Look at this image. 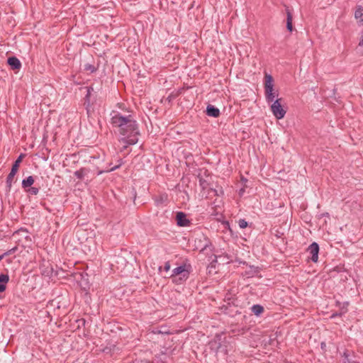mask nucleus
Wrapping results in <instances>:
<instances>
[{"mask_svg":"<svg viewBox=\"0 0 363 363\" xmlns=\"http://www.w3.org/2000/svg\"><path fill=\"white\" fill-rule=\"evenodd\" d=\"M199 185L203 190L206 189L208 187V183L202 177L199 178Z\"/></svg>","mask_w":363,"mask_h":363,"instance_id":"nucleus-21","label":"nucleus"},{"mask_svg":"<svg viewBox=\"0 0 363 363\" xmlns=\"http://www.w3.org/2000/svg\"><path fill=\"white\" fill-rule=\"evenodd\" d=\"M162 269V267H160L158 269L160 272H161Z\"/></svg>","mask_w":363,"mask_h":363,"instance_id":"nucleus-38","label":"nucleus"},{"mask_svg":"<svg viewBox=\"0 0 363 363\" xmlns=\"http://www.w3.org/2000/svg\"><path fill=\"white\" fill-rule=\"evenodd\" d=\"M16 250H17V247H15L11 250L6 251V252L4 253V257L13 254L16 251Z\"/></svg>","mask_w":363,"mask_h":363,"instance_id":"nucleus-25","label":"nucleus"},{"mask_svg":"<svg viewBox=\"0 0 363 363\" xmlns=\"http://www.w3.org/2000/svg\"><path fill=\"white\" fill-rule=\"evenodd\" d=\"M286 28L289 32H292L294 30V27L292 24L293 16L291 11L288 7L286 9Z\"/></svg>","mask_w":363,"mask_h":363,"instance_id":"nucleus-9","label":"nucleus"},{"mask_svg":"<svg viewBox=\"0 0 363 363\" xmlns=\"http://www.w3.org/2000/svg\"><path fill=\"white\" fill-rule=\"evenodd\" d=\"M266 101L269 104L274 102L275 100L276 93L274 92L273 89L264 90Z\"/></svg>","mask_w":363,"mask_h":363,"instance_id":"nucleus-12","label":"nucleus"},{"mask_svg":"<svg viewBox=\"0 0 363 363\" xmlns=\"http://www.w3.org/2000/svg\"><path fill=\"white\" fill-rule=\"evenodd\" d=\"M162 201V197H161V199L160 200H157V202L159 203L160 201Z\"/></svg>","mask_w":363,"mask_h":363,"instance_id":"nucleus-35","label":"nucleus"},{"mask_svg":"<svg viewBox=\"0 0 363 363\" xmlns=\"http://www.w3.org/2000/svg\"><path fill=\"white\" fill-rule=\"evenodd\" d=\"M211 190H212V191H213L215 192V194H217V193H216V190H215V189H211Z\"/></svg>","mask_w":363,"mask_h":363,"instance_id":"nucleus-39","label":"nucleus"},{"mask_svg":"<svg viewBox=\"0 0 363 363\" xmlns=\"http://www.w3.org/2000/svg\"><path fill=\"white\" fill-rule=\"evenodd\" d=\"M225 224L228 226V228L230 231H232V230H231V229H230V228L229 222H228V221H226V222L225 223Z\"/></svg>","mask_w":363,"mask_h":363,"instance_id":"nucleus-30","label":"nucleus"},{"mask_svg":"<svg viewBox=\"0 0 363 363\" xmlns=\"http://www.w3.org/2000/svg\"><path fill=\"white\" fill-rule=\"evenodd\" d=\"M342 357H344V359H343L344 363H356L357 362L356 360L352 357V356L348 350H346L345 352H344Z\"/></svg>","mask_w":363,"mask_h":363,"instance_id":"nucleus-17","label":"nucleus"},{"mask_svg":"<svg viewBox=\"0 0 363 363\" xmlns=\"http://www.w3.org/2000/svg\"><path fill=\"white\" fill-rule=\"evenodd\" d=\"M354 17L356 19L359 20L361 24H363V7L362 6H357Z\"/></svg>","mask_w":363,"mask_h":363,"instance_id":"nucleus-13","label":"nucleus"},{"mask_svg":"<svg viewBox=\"0 0 363 363\" xmlns=\"http://www.w3.org/2000/svg\"><path fill=\"white\" fill-rule=\"evenodd\" d=\"M217 262V260H216V259L215 260H213V261L211 262V266L214 267H215V263H214V262Z\"/></svg>","mask_w":363,"mask_h":363,"instance_id":"nucleus-31","label":"nucleus"},{"mask_svg":"<svg viewBox=\"0 0 363 363\" xmlns=\"http://www.w3.org/2000/svg\"><path fill=\"white\" fill-rule=\"evenodd\" d=\"M281 99H276L270 106L271 111L277 119L283 118L286 113L281 106Z\"/></svg>","mask_w":363,"mask_h":363,"instance_id":"nucleus-4","label":"nucleus"},{"mask_svg":"<svg viewBox=\"0 0 363 363\" xmlns=\"http://www.w3.org/2000/svg\"><path fill=\"white\" fill-rule=\"evenodd\" d=\"M121 166V164L117 165V166H115L112 168H111L109 170H108L107 172H112V171H114L116 170V169H118L119 167Z\"/></svg>","mask_w":363,"mask_h":363,"instance_id":"nucleus-29","label":"nucleus"},{"mask_svg":"<svg viewBox=\"0 0 363 363\" xmlns=\"http://www.w3.org/2000/svg\"><path fill=\"white\" fill-rule=\"evenodd\" d=\"M206 113L207 116L214 118H218L220 115V110L211 104L207 106Z\"/></svg>","mask_w":363,"mask_h":363,"instance_id":"nucleus-8","label":"nucleus"},{"mask_svg":"<svg viewBox=\"0 0 363 363\" xmlns=\"http://www.w3.org/2000/svg\"><path fill=\"white\" fill-rule=\"evenodd\" d=\"M84 70L94 73L96 71V68L94 65L87 63L84 65Z\"/></svg>","mask_w":363,"mask_h":363,"instance_id":"nucleus-20","label":"nucleus"},{"mask_svg":"<svg viewBox=\"0 0 363 363\" xmlns=\"http://www.w3.org/2000/svg\"><path fill=\"white\" fill-rule=\"evenodd\" d=\"M243 192H244V189H241L240 190L239 194H240V196H242V193H243Z\"/></svg>","mask_w":363,"mask_h":363,"instance_id":"nucleus-32","label":"nucleus"},{"mask_svg":"<svg viewBox=\"0 0 363 363\" xmlns=\"http://www.w3.org/2000/svg\"><path fill=\"white\" fill-rule=\"evenodd\" d=\"M307 252L311 255L308 258L313 262H317L318 259L319 245L313 242L307 248Z\"/></svg>","mask_w":363,"mask_h":363,"instance_id":"nucleus-5","label":"nucleus"},{"mask_svg":"<svg viewBox=\"0 0 363 363\" xmlns=\"http://www.w3.org/2000/svg\"><path fill=\"white\" fill-rule=\"evenodd\" d=\"M111 123L113 128H118V133L124 137L126 143L135 145L138 143L140 135L138 124L132 115L123 116L116 112L111 118Z\"/></svg>","mask_w":363,"mask_h":363,"instance_id":"nucleus-1","label":"nucleus"},{"mask_svg":"<svg viewBox=\"0 0 363 363\" xmlns=\"http://www.w3.org/2000/svg\"><path fill=\"white\" fill-rule=\"evenodd\" d=\"M162 201V197H161V199L160 200H157V202L159 203L160 201Z\"/></svg>","mask_w":363,"mask_h":363,"instance_id":"nucleus-37","label":"nucleus"},{"mask_svg":"<svg viewBox=\"0 0 363 363\" xmlns=\"http://www.w3.org/2000/svg\"><path fill=\"white\" fill-rule=\"evenodd\" d=\"M40 187L37 186H30L28 189H26L27 193L32 195H37L39 192Z\"/></svg>","mask_w":363,"mask_h":363,"instance_id":"nucleus-19","label":"nucleus"},{"mask_svg":"<svg viewBox=\"0 0 363 363\" xmlns=\"http://www.w3.org/2000/svg\"><path fill=\"white\" fill-rule=\"evenodd\" d=\"M176 221L178 226L186 227L191 224V221L186 218L184 212H177L176 215Z\"/></svg>","mask_w":363,"mask_h":363,"instance_id":"nucleus-6","label":"nucleus"},{"mask_svg":"<svg viewBox=\"0 0 363 363\" xmlns=\"http://www.w3.org/2000/svg\"><path fill=\"white\" fill-rule=\"evenodd\" d=\"M7 64L13 70H19L21 67V62L15 56L9 57L7 60Z\"/></svg>","mask_w":363,"mask_h":363,"instance_id":"nucleus-7","label":"nucleus"},{"mask_svg":"<svg viewBox=\"0 0 363 363\" xmlns=\"http://www.w3.org/2000/svg\"><path fill=\"white\" fill-rule=\"evenodd\" d=\"M23 157L24 155L21 154L12 164L11 172L6 178V187L9 189V190H10L11 188L13 179L18 170L20 164L21 163Z\"/></svg>","mask_w":363,"mask_h":363,"instance_id":"nucleus-3","label":"nucleus"},{"mask_svg":"<svg viewBox=\"0 0 363 363\" xmlns=\"http://www.w3.org/2000/svg\"><path fill=\"white\" fill-rule=\"evenodd\" d=\"M9 281V277L8 274H0V292H4L6 289V284Z\"/></svg>","mask_w":363,"mask_h":363,"instance_id":"nucleus-10","label":"nucleus"},{"mask_svg":"<svg viewBox=\"0 0 363 363\" xmlns=\"http://www.w3.org/2000/svg\"><path fill=\"white\" fill-rule=\"evenodd\" d=\"M238 225L240 228H245L248 225V223L245 219H240Z\"/></svg>","mask_w":363,"mask_h":363,"instance_id":"nucleus-23","label":"nucleus"},{"mask_svg":"<svg viewBox=\"0 0 363 363\" xmlns=\"http://www.w3.org/2000/svg\"><path fill=\"white\" fill-rule=\"evenodd\" d=\"M87 88V94L84 97V105L86 106V109L87 112H89V107L90 106V96L91 92L93 91L92 87H86Z\"/></svg>","mask_w":363,"mask_h":363,"instance_id":"nucleus-14","label":"nucleus"},{"mask_svg":"<svg viewBox=\"0 0 363 363\" xmlns=\"http://www.w3.org/2000/svg\"><path fill=\"white\" fill-rule=\"evenodd\" d=\"M88 172L89 171L86 168H81L74 172V175L78 179L82 180Z\"/></svg>","mask_w":363,"mask_h":363,"instance_id":"nucleus-18","label":"nucleus"},{"mask_svg":"<svg viewBox=\"0 0 363 363\" xmlns=\"http://www.w3.org/2000/svg\"><path fill=\"white\" fill-rule=\"evenodd\" d=\"M348 303L347 302H345L342 304V306H341L340 308V312L342 313V314L347 313V306H348Z\"/></svg>","mask_w":363,"mask_h":363,"instance_id":"nucleus-24","label":"nucleus"},{"mask_svg":"<svg viewBox=\"0 0 363 363\" xmlns=\"http://www.w3.org/2000/svg\"><path fill=\"white\" fill-rule=\"evenodd\" d=\"M191 271V264L184 263L172 270L170 278L173 283L182 284L189 279Z\"/></svg>","mask_w":363,"mask_h":363,"instance_id":"nucleus-2","label":"nucleus"},{"mask_svg":"<svg viewBox=\"0 0 363 363\" xmlns=\"http://www.w3.org/2000/svg\"><path fill=\"white\" fill-rule=\"evenodd\" d=\"M34 182L33 177L32 176H29L22 181V187L25 189L30 187L34 184Z\"/></svg>","mask_w":363,"mask_h":363,"instance_id":"nucleus-15","label":"nucleus"},{"mask_svg":"<svg viewBox=\"0 0 363 363\" xmlns=\"http://www.w3.org/2000/svg\"><path fill=\"white\" fill-rule=\"evenodd\" d=\"M170 269V263L169 262H166L164 266V270L168 272Z\"/></svg>","mask_w":363,"mask_h":363,"instance_id":"nucleus-26","label":"nucleus"},{"mask_svg":"<svg viewBox=\"0 0 363 363\" xmlns=\"http://www.w3.org/2000/svg\"><path fill=\"white\" fill-rule=\"evenodd\" d=\"M23 235V238H29L28 235V231L23 228H21L18 231L15 232L14 235Z\"/></svg>","mask_w":363,"mask_h":363,"instance_id":"nucleus-22","label":"nucleus"},{"mask_svg":"<svg viewBox=\"0 0 363 363\" xmlns=\"http://www.w3.org/2000/svg\"><path fill=\"white\" fill-rule=\"evenodd\" d=\"M273 77L270 74H265L264 77V90L273 89Z\"/></svg>","mask_w":363,"mask_h":363,"instance_id":"nucleus-11","label":"nucleus"},{"mask_svg":"<svg viewBox=\"0 0 363 363\" xmlns=\"http://www.w3.org/2000/svg\"><path fill=\"white\" fill-rule=\"evenodd\" d=\"M359 46H362L363 45V30L361 32V38H360V41L359 43Z\"/></svg>","mask_w":363,"mask_h":363,"instance_id":"nucleus-28","label":"nucleus"},{"mask_svg":"<svg viewBox=\"0 0 363 363\" xmlns=\"http://www.w3.org/2000/svg\"><path fill=\"white\" fill-rule=\"evenodd\" d=\"M324 346H325V342H322V343H321V347H324Z\"/></svg>","mask_w":363,"mask_h":363,"instance_id":"nucleus-34","label":"nucleus"},{"mask_svg":"<svg viewBox=\"0 0 363 363\" xmlns=\"http://www.w3.org/2000/svg\"><path fill=\"white\" fill-rule=\"evenodd\" d=\"M342 314V313L341 312H339V313H333L332 315H331V318H333L335 317H337V316H341Z\"/></svg>","mask_w":363,"mask_h":363,"instance_id":"nucleus-27","label":"nucleus"},{"mask_svg":"<svg viewBox=\"0 0 363 363\" xmlns=\"http://www.w3.org/2000/svg\"><path fill=\"white\" fill-rule=\"evenodd\" d=\"M251 311L255 315L259 316L264 312V307L259 304H255L252 306Z\"/></svg>","mask_w":363,"mask_h":363,"instance_id":"nucleus-16","label":"nucleus"},{"mask_svg":"<svg viewBox=\"0 0 363 363\" xmlns=\"http://www.w3.org/2000/svg\"><path fill=\"white\" fill-rule=\"evenodd\" d=\"M4 257V254L1 255H0V261Z\"/></svg>","mask_w":363,"mask_h":363,"instance_id":"nucleus-33","label":"nucleus"},{"mask_svg":"<svg viewBox=\"0 0 363 363\" xmlns=\"http://www.w3.org/2000/svg\"><path fill=\"white\" fill-rule=\"evenodd\" d=\"M162 201V197H161V199L160 200H157V202L159 203L160 201Z\"/></svg>","mask_w":363,"mask_h":363,"instance_id":"nucleus-36","label":"nucleus"}]
</instances>
